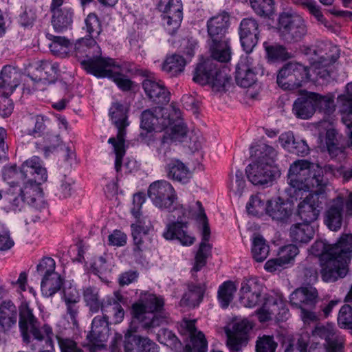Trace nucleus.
I'll return each mask as SVG.
<instances>
[{
    "label": "nucleus",
    "mask_w": 352,
    "mask_h": 352,
    "mask_svg": "<svg viewBox=\"0 0 352 352\" xmlns=\"http://www.w3.org/2000/svg\"><path fill=\"white\" fill-rule=\"evenodd\" d=\"M74 53L87 73L99 78H111L124 91L131 89L132 82L123 74L124 69L113 59L102 56L100 47L94 38L85 37L77 40Z\"/></svg>",
    "instance_id": "obj_1"
},
{
    "label": "nucleus",
    "mask_w": 352,
    "mask_h": 352,
    "mask_svg": "<svg viewBox=\"0 0 352 352\" xmlns=\"http://www.w3.org/2000/svg\"><path fill=\"white\" fill-rule=\"evenodd\" d=\"M309 252L319 258L322 280L335 282L347 274L352 258V234H342L332 245L323 240H316Z\"/></svg>",
    "instance_id": "obj_2"
},
{
    "label": "nucleus",
    "mask_w": 352,
    "mask_h": 352,
    "mask_svg": "<svg viewBox=\"0 0 352 352\" xmlns=\"http://www.w3.org/2000/svg\"><path fill=\"white\" fill-rule=\"evenodd\" d=\"M19 316V327L24 343L33 350H41L40 345L43 342L47 347L53 348L54 333L52 327L48 324L41 325L27 302L20 305Z\"/></svg>",
    "instance_id": "obj_3"
},
{
    "label": "nucleus",
    "mask_w": 352,
    "mask_h": 352,
    "mask_svg": "<svg viewBox=\"0 0 352 352\" xmlns=\"http://www.w3.org/2000/svg\"><path fill=\"white\" fill-rule=\"evenodd\" d=\"M164 300L153 294L142 292L139 300L133 303V324H140L146 330L168 324L170 319L164 309Z\"/></svg>",
    "instance_id": "obj_4"
},
{
    "label": "nucleus",
    "mask_w": 352,
    "mask_h": 352,
    "mask_svg": "<svg viewBox=\"0 0 352 352\" xmlns=\"http://www.w3.org/2000/svg\"><path fill=\"white\" fill-rule=\"evenodd\" d=\"M317 289L312 286L301 287L295 289L290 295L289 302L292 307L300 309V317L305 323L315 322L321 317L327 318L339 300H331L329 302L322 301L319 309L314 311L318 302Z\"/></svg>",
    "instance_id": "obj_5"
},
{
    "label": "nucleus",
    "mask_w": 352,
    "mask_h": 352,
    "mask_svg": "<svg viewBox=\"0 0 352 352\" xmlns=\"http://www.w3.org/2000/svg\"><path fill=\"white\" fill-rule=\"evenodd\" d=\"M256 160L249 164L245 169L249 181L254 185L272 184L280 173L274 165L277 153L271 146L261 143L256 146Z\"/></svg>",
    "instance_id": "obj_6"
},
{
    "label": "nucleus",
    "mask_w": 352,
    "mask_h": 352,
    "mask_svg": "<svg viewBox=\"0 0 352 352\" xmlns=\"http://www.w3.org/2000/svg\"><path fill=\"white\" fill-rule=\"evenodd\" d=\"M230 16L222 12L207 21V41L211 57L217 61L227 63L231 58L230 38L227 37Z\"/></svg>",
    "instance_id": "obj_7"
},
{
    "label": "nucleus",
    "mask_w": 352,
    "mask_h": 352,
    "mask_svg": "<svg viewBox=\"0 0 352 352\" xmlns=\"http://www.w3.org/2000/svg\"><path fill=\"white\" fill-rule=\"evenodd\" d=\"M287 180L294 189L296 196L299 192H307L314 187L321 190L327 183V179H323L321 166L305 160H297L290 166Z\"/></svg>",
    "instance_id": "obj_8"
},
{
    "label": "nucleus",
    "mask_w": 352,
    "mask_h": 352,
    "mask_svg": "<svg viewBox=\"0 0 352 352\" xmlns=\"http://www.w3.org/2000/svg\"><path fill=\"white\" fill-rule=\"evenodd\" d=\"M20 173L24 182L22 187L16 185V190L25 204H28L32 198L41 195L39 185L47 181V170L43 166L41 159L33 156L23 163Z\"/></svg>",
    "instance_id": "obj_9"
},
{
    "label": "nucleus",
    "mask_w": 352,
    "mask_h": 352,
    "mask_svg": "<svg viewBox=\"0 0 352 352\" xmlns=\"http://www.w3.org/2000/svg\"><path fill=\"white\" fill-rule=\"evenodd\" d=\"M83 298L92 314H96L101 309L102 313L113 312L115 324L120 323L123 320L124 311L120 304L124 305L126 300L119 291L115 292L113 296L108 297L104 302H101L99 289L96 287L89 286L83 289Z\"/></svg>",
    "instance_id": "obj_10"
},
{
    "label": "nucleus",
    "mask_w": 352,
    "mask_h": 352,
    "mask_svg": "<svg viewBox=\"0 0 352 352\" xmlns=\"http://www.w3.org/2000/svg\"><path fill=\"white\" fill-rule=\"evenodd\" d=\"M129 111L130 105L129 104H122L119 102L113 103L109 111V115L118 129L116 138L112 137L108 140V143L113 146V153L116 155L115 168L117 172L122 167V158L126 153L125 129L130 124L128 121Z\"/></svg>",
    "instance_id": "obj_11"
},
{
    "label": "nucleus",
    "mask_w": 352,
    "mask_h": 352,
    "mask_svg": "<svg viewBox=\"0 0 352 352\" xmlns=\"http://www.w3.org/2000/svg\"><path fill=\"white\" fill-rule=\"evenodd\" d=\"M212 58L197 65L192 80L201 85H209L214 92H226L231 87V76L226 69L218 68Z\"/></svg>",
    "instance_id": "obj_12"
},
{
    "label": "nucleus",
    "mask_w": 352,
    "mask_h": 352,
    "mask_svg": "<svg viewBox=\"0 0 352 352\" xmlns=\"http://www.w3.org/2000/svg\"><path fill=\"white\" fill-rule=\"evenodd\" d=\"M280 38L287 43L300 41L307 33V28L302 16L295 13L282 12L277 23Z\"/></svg>",
    "instance_id": "obj_13"
},
{
    "label": "nucleus",
    "mask_w": 352,
    "mask_h": 352,
    "mask_svg": "<svg viewBox=\"0 0 352 352\" xmlns=\"http://www.w3.org/2000/svg\"><path fill=\"white\" fill-rule=\"evenodd\" d=\"M344 217H352V192L346 198L338 195L329 200L324 212V222L329 230L337 232L342 226Z\"/></svg>",
    "instance_id": "obj_14"
},
{
    "label": "nucleus",
    "mask_w": 352,
    "mask_h": 352,
    "mask_svg": "<svg viewBox=\"0 0 352 352\" xmlns=\"http://www.w3.org/2000/svg\"><path fill=\"white\" fill-rule=\"evenodd\" d=\"M309 78L307 67L296 62H289L278 70L276 82L284 90H294L307 82Z\"/></svg>",
    "instance_id": "obj_15"
},
{
    "label": "nucleus",
    "mask_w": 352,
    "mask_h": 352,
    "mask_svg": "<svg viewBox=\"0 0 352 352\" xmlns=\"http://www.w3.org/2000/svg\"><path fill=\"white\" fill-rule=\"evenodd\" d=\"M109 314L113 315V312L102 313V316H97L94 318L91 329L86 336L87 342L82 345L89 352L102 351L106 348L105 342L107 340V334L109 330Z\"/></svg>",
    "instance_id": "obj_16"
},
{
    "label": "nucleus",
    "mask_w": 352,
    "mask_h": 352,
    "mask_svg": "<svg viewBox=\"0 0 352 352\" xmlns=\"http://www.w3.org/2000/svg\"><path fill=\"white\" fill-rule=\"evenodd\" d=\"M148 196L153 205L161 210L172 211L177 208L176 192L173 186L166 180L151 183L148 189Z\"/></svg>",
    "instance_id": "obj_17"
},
{
    "label": "nucleus",
    "mask_w": 352,
    "mask_h": 352,
    "mask_svg": "<svg viewBox=\"0 0 352 352\" xmlns=\"http://www.w3.org/2000/svg\"><path fill=\"white\" fill-rule=\"evenodd\" d=\"M169 110L161 106L143 111L140 116V127L146 132L161 131L172 124Z\"/></svg>",
    "instance_id": "obj_18"
},
{
    "label": "nucleus",
    "mask_w": 352,
    "mask_h": 352,
    "mask_svg": "<svg viewBox=\"0 0 352 352\" xmlns=\"http://www.w3.org/2000/svg\"><path fill=\"white\" fill-rule=\"evenodd\" d=\"M158 10L163 12V25L166 32L173 35L180 27L182 19V3L180 0H160Z\"/></svg>",
    "instance_id": "obj_19"
},
{
    "label": "nucleus",
    "mask_w": 352,
    "mask_h": 352,
    "mask_svg": "<svg viewBox=\"0 0 352 352\" xmlns=\"http://www.w3.org/2000/svg\"><path fill=\"white\" fill-rule=\"evenodd\" d=\"M324 195L318 191L309 193L298 204V214L303 223H309L315 221L322 208Z\"/></svg>",
    "instance_id": "obj_20"
},
{
    "label": "nucleus",
    "mask_w": 352,
    "mask_h": 352,
    "mask_svg": "<svg viewBox=\"0 0 352 352\" xmlns=\"http://www.w3.org/2000/svg\"><path fill=\"white\" fill-rule=\"evenodd\" d=\"M252 328L248 320H242L234 322L232 329H226L227 344L232 352H238L247 344Z\"/></svg>",
    "instance_id": "obj_21"
},
{
    "label": "nucleus",
    "mask_w": 352,
    "mask_h": 352,
    "mask_svg": "<svg viewBox=\"0 0 352 352\" xmlns=\"http://www.w3.org/2000/svg\"><path fill=\"white\" fill-rule=\"evenodd\" d=\"M259 25L253 18L243 19L239 26L240 41L243 50L250 53L257 45L259 39Z\"/></svg>",
    "instance_id": "obj_22"
},
{
    "label": "nucleus",
    "mask_w": 352,
    "mask_h": 352,
    "mask_svg": "<svg viewBox=\"0 0 352 352\" xmlns=\"http://www.w3.org/2000/svg\"><path fill=\"white\" fill-rule=\"evenodd\" d=\"M263 285L256 278H245L240 289L239 300L245 307H254L261 301Z\"/></svg>",
    "instance_id": "obj_23"
},
{
    "label": "nucleus",
    "mask_w": 352,
    "mask_h": 352,
    "mask_svg": "<svg viewBox=\"0 0 352 352\" xmlns=\"http://www.w3.org/2000/svg\"><path fill=\"white\" fill-rule=\"evenodd\" d=\"M195 320L184 319L181 327L188 333L190 343L185 346L184 352H206L208 342L203 332L197 331Z\"/></svg>",
    "instance_id": "obj_24"
},
{
    "label": "nucleus",
    "mask_w": 352,
    "mask_h": 352,
    "mask_svg": "<svg viewBox=\"0 0 352 352\" xmlns=\"http://www.w3.org/2000/svg\"><path fill=\"white\" fill-rule=\"evenodd\" d=\"M254 69V63L250 57L241 58L236 67L235 80L236 84L244 88L256 86L257 79Z\"/></svg>",
    "instance_id": "obj_25"
},
{
    "label": "nucleus",
    "mask_w": 352,
    "mask_h": 352,
    "mask_svg": "<svg viewBox=\"0 0 352 352\" xmlns=\"http://www.w3.org/2000/svg\"><path fill=\"white\" fill-rule=\"evenodd\" d=\"M285 306V302L280 298L270 296L265 298L263 306L256 311L258 320L261 322L269 321L272 320V316L286 318L288 309Z\"/></svg>",
    "instance_id": "obj_26"
},
{
    "label": "nucleus",
    "mask_w": 352,
    "mask_h": 352,
    "mask_svg": "<svg viewBox=\"0 0 352 352\" xmlns=\"http://www.w3.org/2000/svg\"><path fill=\"white\" fill-rule=\"evenodd\" d=\"M21 74L10 65L4 66L0 72V96L8 98L19 85Z\"/></svg>",
    "instance_id": "obj_27"
},
{
    "label": "nucleus",
    "mask_w": 352,
    "mask_h": 352,
    "mask_svg": "<svg viewBox=\"0 0 352 352\" xmlns=\"http://www.w3.org/2000/svg\"><path fill=\"white\" fill-rule=\"evenodd\" d=\"M300 93V96L293 104L292 111L296 118L307 120L316 112V103L311 95L313 92L301 90Z\"/></svg>",
    "instance_id": "obj_28"
},
{
    "label": "nucleus",
    "mask_w": 352,
    "mask_h": 352,
    "mask_svg": "<svg viewBox=\"0 0 352 352\" xmlns=\"http://www.w3.org/2000/svg\"><path fill=\"white\" fill-rule=\"evenodd\" d=\"M142 84L146 95L153 102L160 105L169 102L170 92L162 82L144 79Z\"/></svg>",
    "instance_id": "obj_29"
},
{
    "label": "nucleus",
    "mask_w": 352,
    "mask_h": 352,
    "mask_svg": "<svg viewBox=\"0 0 352 352\" xmlns=\"http://www.w3.org/2000/svg\"><path fill=\"white\" fill-rule=\"evenodd\" d=\"M18 309L11 300H4L0 304V332L8 334L16 327Z\"/></svg>",
    "instance_id": "obj_30"
},
{
    "label": "nucleus",
    "mask_w": 352,
    "mask_h": 352,
    "mask_svg": "<svg viewBox=\"0 0 352 352\" xmlns=\"http://www.w3.org/2000/svg\"><path fill=\"white\" fill-rule=\"evenodd\" d=\"M266 213L273 220L287 223L292 214V210L287 203L278 197L276 199L267 201Z\"/></svg>",
    "instance_id": "obj_31"
},
{
    "label": "nucleus",
    "mask_w": 352,
    "mask_h": 352,
    "mask_svg": "<svg viewBox=\"0 0 352 352\" xmlns=\"http://www.w3.org/2000/svg\"><path fill=\"white\" fill-rule=\"evenodd\" d=\"M187 222H173L167 226L163 236L167 240L177 239L184 245H190L194 243L195 238L187 234Z\"/></svg>",
    "instance_id": "obj_32"
},
{
    "label": "nucleus",
    "mask_w": 352,
    "mask_h": 352,
    "mask_svg": "<svg viewBox=\"0 0 352 352\" xmlns=\"http://www.w3.org/2000/svg\"><path fill=\"white\" fill-rule=\"evenodd\" d=\"M10 188L2 195L1 208L6 212L21 211L24 206L23 198L16 190V185L11 182Z\"/></svg>",
    "instance_id": "obj_33"
},
{
    "label": "nucleus",
    "mask_w": 352,
    "mask_h": 352,
    "mask_svg": "<svg viewBox=\"0 0 352 352\" xmlns=\"http://www.w3.org/2000/svg\"><path fill=\"white\" fill-rule=\"evenodd\" d=\"M51 12L52 13V24L56 32H63L72 27L74 14L72 8L64 7Z\"/></svg>",
    "instance_id": "obj_34"
},
{
    "label": "nucleus",
    "mask_w": 352,
    "mask_h": 352,
    "mask_svg": "<svg viewBox=\"0 0 352 352\" xmlns=\"http://www.w3.org/2000/svg\"><path fill=\"white\" fill-rule=\"evenodd\" d=\"M36 65V70L39 73L37 82L52 84L56 80L59 71V65L57 63L42 60L38 61Z\"/></svg>",
    "instance_id": "obj_35"
},
{
    "label": "nucleus",
    "mask_w": 352,
    "mask_h": 352,
    "mask_svg": "<svg viewBox=\"0 0 352 352\" xmlns=\"http://www.w3.org/2000/svg\"><path fill=\"white\" fill-rule=\"evenodd\" d=\"M166 171L169 179L183 184L187 183L191 177L189 168L178 160L170 162L166 165Z\"/></svg>",
    "instance_id": "obj_36"
},
{
    "label": "nucleus",
    "mask_w": 352,
    "mask_h": 352,
    "mask_svg": "<svg viewBox=\"0 0 352 352\" xmlns=\"http://www.w3.org/2000/svg\"><path fill=\"white\" fill-rule=\"evenodd\" d=\"M315 231L309 223H296L292 225L289 230V236L293 242L307 243L314 236Z\"/></svg>",
    "instance_id": "obj_37"
},
{
    "label": "nucleus",
    "mask_w": 352,
    "mask_h": 352,
    "mask_svg": "<svg viewBox=\"0 0 352 352\" xmlns=\"http://www.w3.org/2000/svg\"><path fill=\"white\" fill-rule=\"evenodd\" d=\"M151 226L150 220L141 211L133 212V243H142V236L148 234Z\"/></svg>",
    "instance_id": "obj_38"
},
{
    "label": "nucleus",
    "mask_w": 352,
    "mask_h": 352,
    "mask_svg": "<svg viewBox=\"0 0 352 352\" xmlns=\"http://www.w3.org/2000/svg\"><path fill=\"white\" fill-rule=\"evenodd\" d=\"M186 65V59L175 54L166 58L162 65V69L170 77H175L184 72Z\"/></svg>",
    "instance_id": "obj_39"
},
{
    "label": "nucleus",
    "mask_w": 352,
    "mask_h": 352,
    "mask_svg": "<svg viewBox=\"0 0 352 352\" xmlns=\"http://www.w3.org/2000/svg\"><path fill=\"white\" fill-rule=\"evenodd\" d=\"M188 291L181 299V303L186 306L195 307L202 301L206 291L204 285L188 283Z\"/></svg>",
    "instance_id": "obj_40"
},
{
    "label": "nucleus",
    "mask_w": 352,
    "mask_h": 352,
    "mask_svg": "<svg viewBox=\"0 0 352 352\" xmlns=\"http://www.w3.org/2000/svg\"><path fill=\"white\" fill-rule=\"evenodd\" d=\"M132 322L129 323V328L123 340L122 335L116 333L110 344L111 352H132Z\"/></svg>",
    "instance_id": "obj_41"
},
{
    "label": "nucleus",
    "mask_w": 352,
    "mask_h": 352,
    "mask_svg": "<svg viewBox=\"0 0 352 352\" xmlns=\"http://www.w3.org/2000/svg\"><path fill=\"white\" fill-rule=\"evenodd\" d=\"M63 284V280L58 273L43 277L41 283L42 294L50 297L60 289Z\"/></svg>",
    "instance_id": "obj_42"
},
{
    "label": "nucleus",
    "mask_w": 352,
    "mask_h": 352,
    "mask_svg": "<svg viewBox=\"0 0 352 352\" xmlns=\"http://www.w3.org/2000/svg\"><path fill=\"white\" fill-rule=\"evenodd\" d=\"M307 54L314 56L311 57V61L312 65L318 69L331 66L336 60L332 56L324 54L322 49L316 45L309 48Z\"/></svg>",
    "instance_id": "obj_43"
},
{
    "label": "nucleus",
    "mask_w": 352,
    "mask_h": 352,
    "mask_svg": "<svg viewBox=\"0 0 352 352\" xmlns=\"http://www.w3.org/2000/svg\"><path fill=\"white\" fill-rule=\"evenodd\" d=\"M316 103V111L318 109L320 112L325 115H331L336 109L334 103V96L331 94L327 95H321L318 93L313 92L311 94Z\"/></svg>",
    "instance_id": "obj_44"
},
{
    "label": "nucleus",
    "mask_w": 352,
    "mask_h": 352,
    "mask_svg": "<svg viewBox=\"0 0 352 352\" xmlns=\"http://www.w3.org/2000/svg\"><path fill=\"white\" fill-rule=\"evenodd\" d=\"M270 252V246L266 240L261 235L254 237L252 245V254L256 262H263Z\"/></svg>",
    "instance_id": "obj_45"
},
{
    "label": "nucleus",
    "mask_w": 352,
    "mask_h": 352,
    "mask_svg": "<svg viewBox=\"0 0 352 352\" xmlns=\"http://www.w3.org/2000/svg\"><path fill=\"white\" fill-rule=\"evenodd\" d=\"M236 290V286L232 281L224 282L220 285L218 290V300L222 308H227L233 300L234 294Z\"/></svg>",
    "instance_id": "obj_46"
},
{
    "label": "nucleus",
    "mask_w": 352,
    "mask_h": 352,
    "mask_svg": "<svg viewBox=\"0 0 352 352\" xmlns=\"http://www.w3.org/2000/svg\"><path fill=\"white\" fill-rule=\"evenodd\" d=\"M52 43L49 48L52 53L57 56L65 57L69 52L71 43L65 36H52Z\"/></svg>",
    "instance_id": "obj_47"
},
{
    "label": "nucleus",
    "mask_w": 352,
    "mask_h": 352,
    "mask_svg": "<svg viewBox=\"0 0 352 352\" xmlns=\"http://www.w3.org/2000/svg\"><path fill=\"white\" fill-rule=\"evenodd\" d=\"M263 46L267 58L272 60H285L291 57L286 47L282 45H270L268 43L265 42Z\"/></svg>",
    "instance_id": "obj_48"
},
{
    "label": "nucleus",
    "mask_w": 352,
    "mask_h": 352,
    "mask_svg": "<svg viewBox=\"0 0 352 352\" xmlns=\"http://www.w3.org/2000/svg\"><path fill=\"white\" fill-rule=\"evenodd\" d=\"M83 30L88 34L87 37H94L99 36L102 31L100 21L95 12H90L85 19V26Z\"/></svg>",
    "instance_id": "obj_49"
},
{
    "label": "nucleus",
    "mask_w": 352,
    "mask_h": 352,
    "mask_svg": "<svg viewBox=\"0 0 352 352\" xmlns=\"http://www.w3.org/2000/svg\"><path fill=\"white\" fill-rule=\"evenodd\" d=\"M250 2L254 12L261 16H270L274 12V0H250Z\"/></svg>",
    "instance_id": "obj_50"
},
{
    "label": "nucleus",
    "mask_w": 352,
    "mask_h": 352,
    "mask_svg": "<svg viewBox=\"0 0 352 352\" xmlns=\"http://www.w3.org/2000/svg\"><path fill=\"white\" fill-rule=\"evenodd\" d=\"M187 137V128L184 124L179 123L168 129L163 137V142H166L168 140L172 142H184Z\"/></svg>",
    "instance_id": "obj_51"
},
{
    "label": "nucleus",
    "mask_w": 352,
    "mask_h": 352,
    "mask_svg": "<svg viewBox=\"0 0 352 352\" xmlns=\"http://www.w3.org/2000/svg\"><path fill=\"white\" fill-rule=\"evenodd\" d=\"M28 204L31 207L32 212L35 213L36 217L38 219L45 218L48 212L47 204L45 201L42 195L32 198Z\"/></svg>",
    "instance_id": "obj_52"
},
{
    "label": "nucleus",
    "mask_w": 352,
    "mask_h": 352,
    "mask_svg": "<svg viewBox=\"0 0 352 352\" xmlns=\"http://www.w3.org/2000/svg\"><path fill=\"white\" fill-rule=\"evenodd\" d=\"M277 346L274 336L264 335L256 340V352H275Z\"/></svg>",
    "instance_id": "obj_53"
},
{
    "label": "nucleus",
    "mask_w": 352,
    "mask_h": 352,
    "mask_svg": "<svg viewBox=\"0 0 352 352\" xmlns=\"http://www.w3.org/2000/svg\"><path fill=\"white\" fill-rule=\"evenodd\" d=\"M56 262L51 257H43L36 265V273L43 277H46L52 274L57 273L55 271Z\"/></svg>",
    "instance_id": "obj_54"
},
{
    "label": "nucleus",
    "mask_w": 352,
    "mask_h": 352,
    "mask_svg": "<svg viewBox=\"0 0 352 352\" xmlns=\"http://www.w3.org/2000/svg\"><path fill=\"white\" fill-rule=\"evenodd\" d=\"M34 126L33 129H28L27 133L34 138H39L43 136L47 129V122L49 119L42 115H37L34 117Z\"/></svg>",
    "instance_id": "obj_55"
},
{
    "label": "nucleus",
    "mask_w": 352,
    "mask_h": 352,
    "mask_svg": "<svg viewBox=\"0 0 352 352\" xmlns=\"http://www.w3.org/2000/svg\"><path fill=\"white\" fill-rule=\"evenodd\" d=\"M211 250L210 245H206L204 243H201L199 248L195 256V263L192 268L195 272H198L206 265V259L209 256Z\"/></svg>",
    "instance_id": "obj_56"
},
{
    "label": "nucleus",
    "mask_w": 352,
    "mask_h": 352,
    "mask_svg": "<svg viewBox=\"0 0 352 352\" xmlns=\"http://www.w3.org/2000/svg\"><path fill=\"white\" fill-rule=\"evenodd\" d=\"M267 204L261 199L259 195H253L247 204L246 209L249 214L258 216L266 211Z\"/></svg>",
    "instance_id": "obj_57"
},
{
    "label": "nucleus",
    "mask_w": 352,
    "mask_h": 352,
    "mask_svg": "<svg viewBox=\"0 0 352 352\" xmlns=\"http://www.w3.org/2000/svg\"><path fill=\"white\" fill-rule=\"evenodd\" d=\"M298 254V248L296 245L289 244L280 248L278 256L287 265L292 262Z\"/></svg>",
    "instance_id": "obj_58"
},
{
    "label": "nucleus",
    "mask_w": 352,
    "mask_h": 352,
    "mask_svg": "<svg viewBox=\"0 0 352 352\" xmlns=\"http://www.w3.org/2000/svg\"><path fill=\"white\" fill-rule=\"evenodd\" d=\"M14 245V241L11 237L9 229L0 222V251H8Z\"/></svg>",
    "instance_id": "obj_59"
},
{
    "label": "nucleus",
    "mask_w": 352,
    "mask_h": 352,
    "mask_svg": "<svg viewBox=\"0 0 352 352\" xmlns=\"http://www.w3.org/2000/svg\"><path fill=\"white\" fill-rule=\"evenodd\" d=\"M245 187V180L242 171L238 170L230 179V189L235 195H241Z\"/></svg>",
    "instance_id": "obj_60"
},
{
    "label": "nucleus",
    "mask_w": 352,
    "mask_h": 352,
    "mask_svg": "<svg viewBox=\"0 0 352 352\" xmlns=\"http://www.w3.org/2000/svg\"><path fill=\"white\" fill-rule=\"evenodd\" d=\"M60 350V352H84L78 343L69 338H61L55 336Z\"/></svg>",
    "instance_id": "obj_61"
},
{
    "label": "nucleus",
    "mask_w": 352,
    "mask_h": 352,
    "mask_svg": "<svg viewBox=\"0 0 352 352\" xmlns=\"http://www.w3.org/2000/svg\"><path fill=\"white\" fill-rule=\"evenodd\" d=\"M192 152H196L201 149L204 143V138L199 133L191 132L184 142Z\"/></svg>",
    "instance_id": "obj_62"
},
{
    "label": "nucleus",
    "mask_w": 352,
    "mask_h": 352,
    "mask_svg": "<svg viewBox=\"0 0 352 352\" xmlns=\"http://www.w3.org/2000/svg\"><path fill=\"white\" fill-rule=\"evenodd\" d=\"M72 191L73 188L70 179L64 175L56 186L55 195L60 199H66L72 195Z\"/></svg>",
    "instance_id": "obj_63"
},
{
    "label": "nucleus",
    "mask_w": 352,
    "mask_h": 352,
    "mask_svg": "<svg viewBox=\"0 0 352 352\" xmlns=\"http://www.w3.org/2000/svg\"><path fill=\"white\" fill-rule=\"evenodd\" d=\"M106 258L100 256L94 258L91 265V271L92 273L101 278V276L105 274L110 270Z\"/></svg>",
    "instance_id": "obj_64"
}]
</instances>
